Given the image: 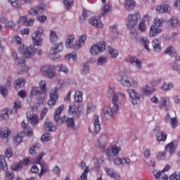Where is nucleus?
I'll return each instance as SVG.
<instances>
[{
	"label": "nucleus",
	"mask_w": 180,
	"mask_h": 180,
	"mask_svg": "<svg viewBox=\"0 0 180 180\" xmlns=\"http://www.w3.org/2000/svg\"><path fill=\"white\" fill-rule=\"evenodd\" d=\"M119 95L121 98H126V94L122 91L115 92V89L113 87H109L107 90V96L111 97L112 110L115 113H119V109L122 103L120 99H119Z\"/></svg>",
	"instance_id": "f257e3e1"
},
{
	"label": "nucleus",
	"mask_w": 180,
	"mask_h": 180,
	"mask_svg": "<svg viewBox=\"0 0 180 180\" xmlns=\"http://www.w3.org/2000/svg\"><path fill=\"white\" fill-rule=\"evenodd\" d=\"M13 40L16 41L18 44V51L20 54H22L23 57L26 58H29V57H33L36 54V51H37V49L34 46H29L26 47L25 45L22 44V39L18 35H14L13 37Z\"/></svg>",
	"instance_id": "f03ea898"
},
{
	"label": "nucleus",
	"mask_w": 180,
	"mask_h": 180,
	"mask_svg": "<svg viewBox=\"0 0 180 180\" xmlns=\"http://www.w3.org/2000/svg\"><path fill=\"white\" fill-rule=\"evenodd\" d=\"M64 49L62 42L56 44L52 46L49 51L48 57L51 60V61H56L60 58V55H58V53H61Z\"/></svg>",
	"instance_id": "7ed1b4c3"
},
{
	"label": "nucleus",
	"mask_w": 180,
	"mask_h": 180,
	"mask_svg": "<svg viewBox=\"0 0 180 180\" xmlns=\"http://www.w3.org/2000/svg\"><path fill=\"white\" fill-rule=\"evenodd\" d=\"M106 50V42L101 41L96 43L90 47L89 53L91 56H98Z\"/></svg>",
	"instance_id": "20e7f679"
},
{
	"label": "nucleus",
	"mask_w": 180,
	"mask_h": 180,
	"mask_svg": "<svg viewBox=\"0 0 180 180\" xmlns=\"http://www.w3.org/2000/svg\"><path fill=\"white\" fill-rule=\"evenodd\" d=\"M140 18V15L136 13L134 14H129L127 17L126 18V26L129 30H132V29H134L136 26H137V23H139V18Z\"/></svg>",
	"instance_id": "39448f33"
},
{
	"label": "nucleus",
	"mask_w": 180,
	"mask_h": 180,
	"mask_svg": "<svg viewBox=\"0 0 180 180\" xmlns=\"http://www.w3.org/2000/svg\"><path fill=\"white\" fill-rule=\"evenodd\" d=\"M127 92L131 99V103L132 105H139L143 102V97L135 89H128Z\"/></svg>",
	"instance_id": "423d86ee"
},
{
	"label": "nucleus",
	"mask_w": 180,
	"mask_h": 180,
	"mask_svg": "<svg viewBox=\"0 0 180 180\" xmlns=\"http://www.w3.org/2000/svg\"><path fill=\"white\" fill-rule=\"evenodd\" d=\"M40 71L46 78H54L56 77V68L53 65H44L41 68Z\"/></svg>",
	"instance_id": "0eeeda50"
},
{
	"label": "nucleus",
	"mask_w": 180,
	"mask_h": 180,
	"mask_svg": "<svg viewBox=\"0 0 180 180\" xmlns=\"http://www.w3.org/2000/svg\"><path fill=\"white\" fill-rule=\"evenodd\" d=\"M89 131L92 136H96L101 131V124L99 123V116L95 115L93 121V127L89 128Z\"/></svg>",
	"instance_id": "6e6552de"
},
{
	"label": "nucleus",
	"mask_w": 180,
	"mask_h": 180,
	"mask_svg": "<svg viewBox=\"0 0 180 180\" xmlns=\"http://www.w3.org/2000/svg\"><path fill=\"white\" fill-rule=\"evenodd\" d=\"M57 91H58L57 87H55L50 91V99L48 101L49 106H54L57 103V101H58V94H57Z\"/></svg>",
	"instance_id": "1a4fd4ad"
},
{
	"label": "nucleus",
	"mask_w": 180,
	"mask_h": 180,
	"mask_svg": "<svg viewBox=\"0 0 180 180\" xmlns=\"http://www.w3.org/2000/svg\"><path fill=\"white\" fill-rule=\"evenodd\" d=\"M81 108H79V105L78 104H73L69 106L68 109V113L71 116H74V117H79L81 116Z\"/></svg>",
	"instance_id": "9d476101"
},
{
	"label": "nucleus",
	"mask_w": 180,
	"mask_h": 180,
	"mask_svg": "<svg viewBox=\"0 0 180 180\" xmlns=\"http://www.w3.org/2000/svg\"><path fill=\"white\" fill-rule=\"evenodd\" d=\"M101 2L103 5L101 13L99 14V18H103V16H106L108 13L112 12V4H110V2H107L106 0H101Z\"/></svg>",
	"instance_id": "9b49d317"
},
{
	"label": "nucleus",
	"mask_w": 180,
	"mask_h": 180,
	"mask_svg": "<svg viewBox=\"0 0 180 180\" xmlns=\"http://www.w3.org/2000/svg\"><path fill=\"white\" fill-rule=\"evenodd\" d=\"M109 32L110 36V41L112 43L119 37V30L117 28V24H112L110 25Z\"/></svg>",
	"instance_id": "f8f14e48"
},
{
	"label": "nucleus",
	"mask_w": 180,
	"mask_h": 180,
	"mask_svg": "<svg viewBox=\"0 0 180 180\" xmlns=\"http://www.w3.org/2000/svg\"><path fill=\"white\" fill-rule=\"evenodd\" d=\"M86 37H88L87 34H83L78 37L77 41H76L74 49L75 50H79V49H82L86 43Z\"/></svg>",
	"instance_id": "ddd939ff"
},
{
	"label": "nucleus",
	"mask_w": 180,
	"mask_h": 180,
	"mask_svg": "<svg viewBox=\"0 0 180 180\" xmlns=\"http://www.w3.org/2000/svg\"><path fill=\"white\" fill-rule=\"evenodd\" d=\"M109 141V136L106 134H102L98 139L96 142L97 147L101 148V150H106V145Z\"/></svg>",
	"instance_id": "4468645a"
},
{
	"label": "nucleus",
	"mask_w": 180,
	"mask_h": 180,
	"mask_svg": "<svg viewBox=\"0 0 180 180\" xmlns=\"http://www.w3.org/2000/svg\"><path fill=\"white\" fill-rule=\"evenodd\" d=\"M113 164L115 165H130L131 160L126 156L122 158L117 157L113 160Z\"/></svg>",
	"instance_id": "2eb2a0df"
},
{
	"label": "nucleus",
	"mask_w": 180,
	"mask_h": 180,
	"mask_svg": "<svg viewBox=\"0 0 180 180\" xmlns=\"http://www.w3.org/2000/svg\"><path fill=\"white\" fill-rule=\"evenodd\" d=\"M44 11H46V5L39 4V6L30 8L29 13L31 16H36V15L43 13Z\"/></svg>",
	"instance_id": "dca6fc26"
},
{
	"label": "nucleus",
	"mask_w": 180,
	"mask_h": 180,
	"mask_svg": "<svg viewBox=\"0 0 180 180\" xmlns=\"http://www.w3.org/2000/svg\"><path fill=\"white\" fill-rule=\"evenodd\" d=\"M60 123H65L66 126L69 129H72V130H77V129H78V127L76 126L75 122H74V118H70L65 116L61 118Z\"/></svg>",
	"instance_id": "f3484780"
},
{
	"label": "nucleus",
	"mask_w": 180,
	"mask_h": 180,
	"mask_svg": "<svg viewBox=\"0 0 180 180\" xmlns=\"http://www.w3.org/2000/svg\"><path fill=\"white\" fill-rule=\"evenodd\" d=\"M129 63H130L132 67L136 68V70H141L143 68V61L137 58V57L130 56L129 58Z\"/></svg>",
	"instance_id": "a211bd4d"
},
{
	"label": "nucleus",
	"mask_w": 180,
	"mask_h": 180,
	"mask_svg": "<svg viewBox=\"0 0 180 180\" xmlns=\"http://www.w3.org/2000/svg\"><path fill=\"white\" fill-rule=\"evenodd\" d=\"M117 82H120L122 86H130V81H131V77L126 75H120L117 77Z\"/></svg>",
	"instance_id": "6ab92c4d"
},
{
	"label": "nucleus",
	"mask_w": 180,
	"mask_h": 180,
	"mask_svg": "<svg viewBox=\"0 0 180 180\" xmlns=\"http://www.w3.org/2000/svg\"><path fill=\"white\" fill-rule=\"evenodd\" d=\"M17 67L18 68V71L17 72L18 75H23V74H26L29 71V67L26 65L25 59L21 60L20 62L17 63Z\"/></svg>",
	"instance_id": "aec40b11"
},
{
	"label": "nucleus",
	"mask_w": 180,
	"mask_h": 180,
	"mask_svg": "<svg viewBox=\"0 0 180 180\" xmlns=\"http://www.w3.org/2000/svg\"><path fill=\"white\" fill-rule=\"evenodd\" d=\"M153 133L155 134L158 141H165L167 140V134L160 129V127H155Z\"/></svg>",
	"instance_id": "412c9836"
},
{
	"label": "nucleus",
	"mask_w": 180,
	"mask_h": 180,
	"mask_svg": "<svg viewBox=\"0 0 180 180\" xmlns=\"http://www.w3.org/2000/svg\"><path fill=\"white\" fill-rule=\"evenodd\" d=\"M0 22L1 23H4L5 27L7 29H11V30H14L16 27V25H15V22L11 20H8V18L5 17H1L0 18Z\"/></svg>",
	"instance_id": "4be33fe9"
},
{
	"label": "nucleus",
	"mask_w": 180,
	"mask_h": 180,
	"mask_svg": "<svg viewBox=\"0 0 180 180\" xmlns=\"http://www.w3.org/2000/svg\"><path fill=\"white\" fill-rule=\"evenodd\" d=\"M102 113L105 119H113V110L109 105L103 107Z\"/></svg>",
	"instance_id": "5701e85b"
},
{
	"label": "nucleus",
	"mask_w": 180,
	"mask_h": 180,
	"mask_svg": "<svg viewBox=\"0 0 180 180\" xmlns=\"http://www.w3.org/2000/svg\"><path fill=\"white\" fill-rule=\"evenodd\" d=\"M152 46L153 51H155V53H160V51L162 50V47L161 46V40L159 39H153L152 41Z\"/></svg>",
	"instance_id": "b1692460"
},
{
	"label": "nucleus",
	"mask_w": 180,
	"mask_h": 180,
	"mask_svg": "<svg viewBox=\"0 0 180 180\" xmlns=\"http://www.w3.org/2000/svg\"><path fill=\"white\" fill-rule=\"evenodd\" d=\"M64 109V105H60L59 107H58L56 109L55 113L53 115V119L56 123H58L59 122H61V118L60 115L63 113V110Z\"/></svg>",
	"instance_id": "393cba45"
},
{
	"label": "nucleus",
	"mask_w": 180,
	"mask_h": 180,
	"mask_svg": "<svg viewBox=\"0 0 180 180\" xmlns=\"http://www.w3.org/2000/svg\"><path fill=\"white\" fill-rule=\"evenodd\" d=\"M153 175L155 176V179L158 180H168V175L164 173V171L155 170L153 171Z\"/></svg>",
	"instance_id": "a878e982"
},
{
	"label": "nucleus",
	"mask_w": 180,
	"mask_h": 180,
	"mask_svg": "<svg viewBox=\"0 0 180 180\" xmlns=\"http://www.w3.org/2000/svg\"><path fill=\"white\" fill-rule=\"evenodd\" d=\"M158 13H169L171 12V6L168 4H163L156 8Z\"/></svg>",
	"instance_id": "bb28decb"
},
{
	"label": "nucleus",
	"mask_w": 180,
	"mask_h": 180,
	"mask_svg": "<svg viewBox=\"0 0 180 180\" xmlns=\"http://www.w3.org/2000/svg\"><path fill=\"white\" fill-rule=\"evenodd\" d=\"M178 144L175 141L170 142L168 145L166 146V151H168L170 155H172L175 153V150H176V146Z\"/></svg>",
	"instance_id": "cd10ccee"
},
{
	"label": "nucleus",
	"mask_w": 180,
	"mask_h": 180,
	"mask_svg": "<svg viewBox=\"0 0 180 180\" xmlns=\"http://www.w3.org/2000/svg\"><path fill=\"white\" fill-rule=\"evenodd\" d=\"M136 5H137V3L134 0L125 1V9L128 12H131L136 8Z\"/></svg>",
	"instance_id": "c85d7f7f"
},
{
	"label": "nucleus",
	"mask_w": 180,
	"mask_h": 180,
	"mask_svg": "<svg viewBox=\"0 0 180 180\" xmlns=\"http://www.w3.org/2000/svg\"><path fill=\"white\" fill-rule=\"evenodd\" d=\"M174 85L172 82H165L160 86V89L165 92H169L171 89H173Z\"/></svg>",
	"instance_id": "c756f323"
},
{
	"label": "nucleus",
	"mask_w": 180,
	"mask_h": 180,
	"mask_svg": "<svg viewBox=\"0 0 180 180\" xmlns=\"http://www.w3.org/2000/svg\"><path fill=\"white\" fill-rule=\"evenodd\" d=\"M32 43L34 46H43V38L40 35L32 34Z\"/></svg>",
	"instance_id": "7c9ffc66"
},
{
	"label": "nucleus",
	"mask_w": 180,
	"mask_h": 180,
	"mask_svg": "<svg viewBox=\"0 0 180 180\" xmlns=\"http://www.w3.org/2000/svg\"><path fill=\"white\" fill-rule=\"evenodd\" d=\"M110 149L112 155H115V157L119 155V153L122 151V148L116 143H112L110 146Z\"/></svg>",
	"instance_id": "2f4dec72"
},
{
	"label": "nucleus",
	"mask_w": 180,
	"mask_h": 180,
	"mask_svg": "<svg viewBox=\"0 0 180 180\" xmlns=\"http://www.w3.org/2000/svg\"><path fill=\"white\" fill-rule=\"evenodd\" d=\"M40 166H41V170L38 175L39 178H41V176H43L44 174L49 172L50 168L49 167V165L44 162H41Z\"/></svg>",
	"instance_id": "473e14b6"
},
{
	"label": "nucleus",
	"mask_w": 180,
	"mask_h": 180,
	"mask_svg": "<svg viewBox=\"0 0 180 180\" xmlns=\"http://www.w3.org/2000/svg\"><path fill=\"white\" fill-rule=\"evenodd\" d=\"M155 90L154 89V88L150 87V86H148V84H145L142 87L141 92L143 95L148 96V95H151V94H153V92H155Z\"/></svg>",
	"instance_id": "72a5a7b5"
},
{
	"label": "nucleus",
	"mask_w": 180,
	"mask_h": 180,
	"mask_svg": "<svg viewBox=\"0 0 180 180\" xmlns=\"http://www.w3.org/2000/svg\"><path fill=\"white\" fill-rule=\"evenodd\" d=\"M161 32H162L161 28H157L155 25H151L149 30V37H155V36H158L159 33H161Z\"/></svg>",
	"instance_id": "f704fd0d"
},
{
	"label": "nucleus",
	"mask_w": 180,
	"mask_h": 180,
	"mask_svg": "<svg viewBox=\"0 0 180 180\" xmlns=\"http://www.w3.org/2000/svg\"><path fill=\"white\" fill-rule=\"evenodd\" d=\"M75 40V35L70 34L66 37L65 46L67 49H71L74 46V41Z\"/></svg>",
	"instance_id": "c9c22d12"
},
{
	"label": "nucleus",
	"mask_w": 180,
	"mask_h": 180,
	"mask_svg": "<svg viewBox=\"0 0 180 180\" xmlns=\"http://www.w3.org/2000/svg\"><path fill=\"white\" fill-rule=\"evenodd\" d=\"M22 127L24 133L27 136H33V129L29 127V124L25 123V121L22 122Z\"/></svg>",
	"instance_id": "e433bc0d"
},
{
	"label": "nucleus",
	"mask_w": 180,
	"mask_h": 180,
	"mask_svg": "<svg viewBox=\"0 0 180 180\" xmlns=\"http://www.w3.org/2000/svg\"><path fill=\"white\" fill-rule=\"evenodd\" d=\"M92 160L94 162V167L96 168H99V167H101V165L105 162V158L102 157L98 158L96 156H94L92 158Z\"/></svg>",
	"instance_id": "4c0bfd02"
},
{
	"label": "nucleus",
	"mask_w": 180,
	"mask_h": 180,
	"mask_svg": "<svg viewBox=\"0 0 180 180\" xmlns=\"http://www.w3.org/2000/svg\"><path fill=\"white\" fill-rule=\"evenodd\" d=\"M89 23L90 25H91L92 26H94V27H98L100 29H102V27H103V24L98 20V19L95 18H91L89 19Z\"/></svg>",
	"instance_id": "58836bf2"
},
{
	"label": "nucleus",
	"mask_w": 180,
	"mask_h": 180,
	"mask_svg": "<svg viewBox=\"0 0 180 180\" xmlns=\"http://www.w3.org/2000/svg\"><path fill=\"white\" fill-rule=\"evenodd\" d=\"M11 131L8 128H3L0 130L1 139H8L11 136Z\"/></svg>",
	"instance_id": "ea45409f"
},
{
	"label": "nucleus",
	"mask_w": 180,
	"mask_h": 180,
	"mask_svg": "<svg viewBox=\"0 0 180 180\" xmlns=\"http://www.w3.org/2000/svg\"><path fill=\"white\" fill-rule=\"evenodd\" d=\"M27 117L32 126H36L39 123V116L36 114H32L30 117L27 115Z\"/></svg>",
	"instance_id": "a19ab883"
},
{
	"label": "nucleus",
	"mask_w": 180,
	"mask_h": 180,
	"mask_svg": "<svg viewBox=\"0 0 180 180\" xmlns=\"http://www.w3.org/2000/svg\"><path fill=\"white\" fill-rule=\"evenodd\" d=\"M26 84V79L23 78H18L15 82V89H19L20 88H23Z\"/></svg>",
	"instance_id": "79ce46f5"
},
{
	"label": "nucleus",
	"mask_w": 180,
	"mask_h": 180,
	"mask_svg": "<svg viewBox=\"0 0 180 180\" xmlns=\"http://www.w3.org/2000/svg\"><path fill=\"white\" fill-rule=\"evenodd\" d=\"M58 35H57V32L56 31L51 30L50 34H49V41L51 43H56V41H58Z\"/></svg>",
	"instance_id": "37998d69"
},
{
	"label": "nucleus",
	"mask_w": 180,
	"mask_h": 180,
	"mask_svg": "<svg viewBox=\"0 0 180 180\" xmlns=\"http://www.w3.org/2000/svg\"><path fill=\"white\" fill-rule=\"evenodd\" d=\"M168 106L167 98L165 97L160 98L159 101V108H160V109H165V110H169Z\"/></svg>",
	"instance_id": "c03bdc74"
},
{
	"label": "nucleus",
	"mask_w": 180,
	"mask_h": 180,
	"mask_svg": "<svg viewBox=\"0 0 180 180\" xmlns=\"http://www.w3.org/2000/svg\"><path fill=\"white\" fill-rule=\"evenodd\" d=\"M0 169L3 171H8V165L4 155H0Z\"/></svg>",
	"instance_id": "a18cd8bd"
},
{
	"label": "nucleus",
	"mask_w": 180,
	"mask_h": 180,
	"mask_svg": "<svg viewBox=\"0 0 180 180\" xmlns=\"http://www.w3.org/2000/svg\"><path fill=\"white\" fill-rule=\"evenodd\" d=\"M44 127L46 131H56V126L53 124V122H46L44 123Z\"/></svg>",
	"instance_id": "49530a36"
},
{
	"label": "nucleus",
	"mask_w": 180,
	"mask_h": 180,
	"mask_svg": "<svg viewBox=\"0 0 180 180\" xmlns=\"http://www.w3.org/2000/svg\"><path fill=\"white\" fill-rule=\"evenodd\" d=\"M169 26H171L172 27H178L179 26V20H178V18L176 17H172L169 20Z\"/></svg>",
	"instance_id": "de8ad7c7"
},
{
	"label": "nucleus",
	"mask_w": 180,
	"mask_h": 180,
	"mask_svg": "<svg viewBox=\"0 0 180 180\" xmlns=\"http://www.w3.org/2000/svg\"><path fill=\"white\" fill-rule=\"evenodd\" d=\"M141 43L147 51H150V48L148 47V46H150V39H148V38L146 37H142L141 39Z\"/></svg>",
	"instance_id": "09e8293b"
},
{
	"label": "nucleus",
	"mask_w": 180,
	"mask_h": 180,
	"mask_svg": "<svg viewBox=\"0 0 180 180\" xmlns=\"http://www.w3.org/2000/svg\"><path fill=\"white\" fill-rule=\"evenodd\" d=\"M108 53L111 58H117V56H119V51L112 47H109Z\"/></svg>",
	"instance_id": "8fccbe9b"
},
{
	"label": "nucleus",
	"mask_w": 180,
	"mask_h": 180,
	"mask_svg": "<svg viewBox=\"0 0 180 180\" xmlns=\"http://www.w3.org/2000/svg\"><path fill=\"white\" fill-rule=\"evenodd\" d=\"M9 4L13 6V8H16L17 9H20L22 8V1L20 0H8Z\"/></svg>",
	"instance_id": "3c124183"
},
{
	"label": "nucleus",
	"mask_w": 180,
	"mask_h": 180,
	"mask_svg": "<svg viewBox=\"0 0 180 180\" xmlns=\"http://www.w3.org/2000/svg\"><path fill=\"white\" fill-rule=\"evenodd\" d=\"M88 16H91V11H89L86 8H83L82 11V17L80 18V20H86Z\"/></svg>",
	"instance_id": "603ef678"
},
{
	"label": "nucleus",
	"mask_w": 180,
	"mask_h": 180,
	"mask_svg": "<svg viewBox=\"0 0 180 180\" xmlns=\"http://www.w3.org/2000/svg\"><path fill=\"white\" fill-rule=\"evenodd\" d=\"M11 56L13 58L15 63H16L17 64H19V63H20L22 60H25L24 57L19 56V55H18L16 52H13L11 53Z\"/></svg>",
	"instance_id": "864d4df0"
},
{
	"label": "nucleus",
	"mask_w": 180,
	"mask_h": 180,
	"mask_svg": "<svg viewBox=\"0 0 180 180\" xmlns=\"http://www.w3.org/2000/svg\"><path fill=\"white\" fill-rule=\"evenodd\" d=\"M82 95H83L82 91L77 90L75 94V102H82Z\"/></svg>",
	"instance_id": "5fc2aeb1"
},
{
	"label": "nucleus",
	"mask_w": 180,
	"mask_h": 180,
	"mask_svg": "<svg viewBox=\"0 0 180 180\" xmlns=\"http://www.w3.org/2000/svg\"><path fill=\"white\" fill-rule=\"evenodd\" d=\"M23 136L22 134H18L13 138V141L15 144H20V143L22 141Z\"/></svg>",
	"instance_id": "6e6d98bb"
},
{
	"label": "nucleus",
	"mask_w": 180,
	"mask_h": 180,
	"mask_svg": "<svg viewBox=\"0 0 180 180\" xmlns=\"http://www.w3.org/2000/svg\"><path fill=\"white\" fill-rule=\"evenodd\" d=\"M20 108H22V102L19 100L15 101L14 102L12 113H18V109H20Z\"/></svg>",
	"instance_id": "4d7b16f0"
},
{
	"label": "nucleus",
	"mask_w": 180,
	"mask_h": 180,
	"mask_svg": "<svg viewBox=\"0 0 180 180\" xmlns=\"http://www.w3.org/2000/svg\"><path fill=\"white\" fill-rule=\"evenodd\" d=\"M164 22H165L164 18H155L153 20V23L155 25V27H161L162 26V23H164Z\"/></svg>",
	"instance_id": "13d9d810"
},
{
	"label": "nucleus",
	"mask_w": 180,
	"mask_h": 180,
	"mask_svg": "<svg viewBox=\"0 0 180 180\" xmlns=\"http://www.w3.org/2000/svg\"><path fill=\"white\" fill-rule=\"evenodd\" d=\"M151 20H152V18H151V16L148 14H145L143 18H142V20L141 22H142L143 23H145L146 25H150V23H151Z\"/></svg>",
	"instance_id": "bf43d9fd"
},
{
	"label": "nucleus",
	"mask_w": 180,
	"mask_h": 180,
	"mask_svg": "<svg viewBox=\"0 0 180 180\" xmlns=\"http://www.w3.org/2000/svg\"><path fill=\"white\" fill-rule=\"evenodd\" d=\"M108 63V58L101 56L97 60V65L102 66Z\"/></svg>",
	"instance_id": "052dcab7"
},
{
	"label": "nucleus",
	"mask_w": 180,
	"mask_h": 180,
	"mask_svg": "<svg viewBox=\"0 0 180 180\" xmlns=\"http://www.w3.org/2000/svg\"><path fill=\"white\" fill-rule=\"evenodd\" d=\"M43 157H44V152H41L39 153V154L38 155V156L34 158L32 162L34 164H40V161H41V159L43 158Z\"/></svg>",
	"instance_id": "680f3d73"
},
{
	"label": "nucleus",
	"mask_w": 180,
	"mask_h": 180,
	"mask_svg": "<svg viewBox=\"0 0 180 180\" xmlns=\"http://www.w3.org/2000/svg\"><path fill=\"white\" fill-rule=\"evenodd\" d=\"M95 110H96V106L92 103H89L87 104V115H89V113H92V112H95Z\"/></svg>",
	"instance_id": "e2e57ef3"
},
{
	"label": "nucleus",
	"mask_w": 180,
	"mask_h": 180,
	"mask_svg": "<svg viewBox=\"0 0 180 180\" xmlns=\"http://www.w3.org/2000/svg\"><path fill=\"white\" fill-rule=\"evenodd\" d=\"M39 88L41 90V92L46 94V92L47 91L46 81L44 80L40 81L39 83Z\"/></svg>",
	"instance_id": "0e129e2a"
},
{
	"label": "nucleus",
	"mask_w": 180,
	"mask_h": 180,
	"mask_svg": "<svg viewBox=\"0 0 180 180\" xmlns=\"http://www.w3.org/2000/svg\"><path fill=\"white\" fill-rule=\"evenodd\" d=\"M77 52H72L71 53H69L65 56V60H68V61L70 60H72L73 61H77Z\"/></svg>",
	"instance_id": "69168bd1"
},
{
	"label": "nucleus",
	"mask_w": 180,
	"mask_h": 180,
	"mask_svg": "<svg viewBox=\"0 0 180 180\" xmlns=\"http://www.w3.org/2000/svg\"><path fill=\"white\" fill-rule=\"evenodd\" d=\"M81 74L82 75H86V74H89V63H86L84 64Z\"/></svg>",
	"instance_id": "338daca9"
},
{
	"label": "nucleus",
	"mask_w": 180,
	"mask_h": 180,
	"mask_svg": "<svg viewBox=\"0 0 180 180\" xmlns=\"http://www.w3.org/2000/svg\"><path fill=\"white\" fill-rule=\"evenodd\" d=\"M40 94H44L39 87H34L31 90L32 96H36V95H40Z\"/></svg>",
	"instance_id": "774afa93"
}]
</instances>
